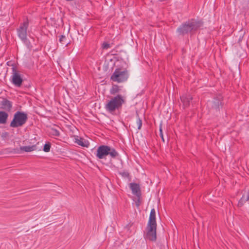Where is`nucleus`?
Listing matches in <instances>:
<instances>
[{
	"mask_svg": "<svg viewBox=\"0 0 249 249\" xmlns=\"http://www.w3.org/2000/svg\"><path fill=\"white\" fill-rule=\"evenodd\" d=\"M119 174L124 178H128L129 177V173L127 171L120 172Z\"/></svg>",
	"mask_w": 249,
	"mask_h": 249,
	"instance_id": "393cba45",
	"label": "nucleus"
},
{
	"mask_svg": "<svg viewBox=\"0 0 249 249\" xmlns=\"http://www.w3.org/2000/svg\"><path fill=\"white\" fill-rule=\"evenodd\" d=\"M29 23V20L27 18H26L17 29V34L20 39L27 37V29Z\"/></svg>",
	"mask_w": 249,
	"mask_h": 249,
	"instance_id": "0eeeda50",
	"label": "nucleus"
},
{
	"mask_svg": "<svg viewBox=\"0 0 249 249\" xmlns=\"http://www.w3.org/2000/svg\"><path fill=\"white\" fill-rule=\"evenodd\" d=\"M21 40L24 43V44L27 46L28 49H31L32 46L30 41H29V39H28L27 37L22 38Z\"/></svg>",
	"mask_w": 249,
	"mask_h": 249,
	"instance_id": "6ab92c4d",
	"label": "nucleus"
},
{
	"mask_svg": "<svg viewBox=\"0 0 249 249\" xmlns=\"http://www.w3.org/2000/svg\"><path fill=\"white\" fill-rule=\"evenodd\" d=\"M50 133L51 134V135L54 136L59 137L60 136L59 131L58 130H57L56 129L54 128H52L51 129Z\"/></svg>",
	"mask_w": 249,
	"mask_h": 249,
	"instance_id": "412c9836",
	"label": "nucleus"
},
{
	"mask_svg": "<svg viewBox=\"0 0 249 249\" xmlns=\"http://www.w3.org/2000/svg\"><path fill=\"white\" fill-rule=\"evenodd\" d=\"M125 103V97L121 94H117L116 96L110 98L106 104L105 108L108 112L113 114L116 110L121 109L123 105Z\"/></svg>",
	"mask_w": 249,
	"mask_h": 249,
	"instance_id": "f03ea898",
	"label": "nucleus"
},
{
	"mask_svg": "<svg viewBox=\"0 0 249 249\" xmlns=\"http://www.w3.org/2000/svg\"><path fill=\"white\" fill-rule=\"evenodd\" d=\"M8 114L5 111H0V124H5L7 122Z\"/></svg>",
	"mask_w": 249,
	"mask_h": 249,
	"instance_id": "dca6fc26",
	"label": "nucleus"
},
{
	"mask_svg": "<svg viewBox=\"0 0 249 249\" xmlns=\"http://www.w3.org/2000/svg\"><path fill=\"white\" fill-rule=\"evenodd\" d=\"M59 41L63 45H67L68 44L67 41V38L64 35H61L60 36Z\"/></svg>",
	"mask_w": 249,
	"mask_h": 249,
	"instance_id": "aec40b11",
	"label": "nucleus"
},
{
	"mask_svg": "<svg viewBox=\"0 0 249 249\" xmlns=\"http://www.w3.org/2000/svg\"><path fill=\"white\" fill-rule=\"evenodd\" d=\"M75 142L78 145L83 147H88L89 145V143L88 141H86L84 139L80 138L79 139H76Z\"/></svg>",
	"mask_w": 249,
	"mask_h": 249,
	"instance_id": "a211bd4d",
	"label": "nucleus"
},
{
	"mask_svg": "<svg viewBox=\"0 0 249 249\" xmlns=\"http://www.w3.org/2000/svg\"><path fill=\"white\" fill-rule=\"evenodd\" d=\"M249 199V189L247 191H245V193L243 195L242 197L239 200L238 203V207H242L245 203Z\"/></svg>",
	"mask_w": 249,
	"mask_h": 249,
	"instance_id": "2eb2a0df",
	"label": "nucleus"
},
{
	"mask_svg": "<svg viewBox=\"0 0 249 249\" xmlns=\"http://www.w3.org/2000/svg\"><path fill=\"white\" fill-rule=\"evenodd\" d=\"M156 228L157 227L147 225L145 238L151 241H155L157 239Z\"/></svg>",
	"mask_w": 249,
	"mask_h": 249,
	"instance_id": "6e6552de",
	"label": "nucleus"
},
{
	"mask_svg": "<svg viewBox=\"0 0 249 249\" xmlns=\"http://www.w3.org/2000/svg\"><path fill=\"white\" fill-rule=\"evenodd\" d=\"M13 103L11 101L4 98L0 103V108L6 111L10 112L12 108Z\"/></svg>",
	"mask_w": 249,
	"mask_h": 249,
	"instance_id": "9b49d317",
	"label": "nucleus"
},
{
	"mask_svg": "<svg viewBox=\"0 0 249 249\" xmlns=\"http://www.w3.org/2000/svg\"><path fill=\"white\" fill-rule=\"evenodd\" d=\"M27 120L28 115L27 113L18 111L15 113L10 126L14 128L21 126L26 123Z\"/></svg>",
	"mask_w": 249,
	"mask_h": 249,
	"instance_id": "39448f33",
	"label": "nucleus"
},
{
	"mask_svg": "<svg viewBox=\"0 0 249 249\" xmlns=\"http://www.w3.org/2000/svg\"><path fill=\"white\" fill-rule=\"evenodd\" d=\"M147 225L157 227V223L156 220V212L154 209H152L151 210Z\"/></svg>",
	"mask_w": 249,
	"mask_h": 249,
	"instance_id": "4468645a",
	"label": "nucleus"
},
{
	"mask_svg": "<svg viewBox=\"0 0 249 249\" xmlns=\"http://www.w3.org/2000/svg\"><path fill=\"white\" fill-rule=\"evenodd\" d=\"M203 25L201 21L192 18L182 23L177 29L178 36H184L186 35H192Z\"/></svg>",
	"mask_w": 249,
	"mask_h": 249,
	"instance_id": "f257e3e1",
	"label": "nucleus"
},
{
	"mask_svg": "<svg viewBox=\"0 0 249 249\" xmlns=\"http://www.w3.org/2000/svg\"><path fill=\"white\" fill-rule=\"evenodd\" d=\"M160 134L161 138L162 139V140L163 142H164V139L163 138V135L162 133V124H161L160 125Z\"/></svg>",
	"mask_w": 249,
	"mask_h": 249,
	"instance_id": "a878e982",
	"label": "nucleus"
},
{
	"mask_svg": "<svg viewBox=\"0 0 249 249\" xmlns=\"http://www.w3.org/2000/svg\"><path fill=\"white\" fill-rule=\"evenodd\" d=\"M121 87L117 85H112L111 88L110 89V93L111 95H115L119 93L121 90Z\"/></svg>",
	"mask_w": 249,
	"mask_h": 249,
	"instance_id": "f3484780",
	"label": "nucleus"
},
{
	"mask_svg": "<svg viewBox=\"0 0 249 249\" xmlns=\"http://www.w3.org/2000/svg\"><path fill=\"white\" fill-rule=\"evenodd\" d=\"M137 123L138 125V129L139 130L141 129L142 126V120L139 116V115L137 114Z\"/></svg>",
	"mask_w": 249,
	"mask_h": 249,
	"instance_id": "5701e85b",
	"label": "nucleus"
},
{
	"mask_svg": "<svg viewBox=\"0 0 249 249\" xmlns=\"http://www.w3.org/2000/svg\"><path fill=\"white\" fill-rule=\"evenodd\" d=\"M129 187L132 190V194L135 195L138 198L136 205L137 206H139L140 205V199L142 195L140 185L136 183H130L129 184Z\"/></svg>",
	"mask_w": 249,
	"mask_h": 249,
	"instance_id": "9d476101",
	"label": "nucleus"
},
{
	"mask_svg": "<svg viewBox=\"0 0 249 249\" xmlns=\"http://www.w3.org/2000/svg\"><path fill=\"white\" fill-rule=\"evenodd\" d=\"M36 149V146L35 145H33L31 146H21L19 149L14 148L11 151V152L14 153H20L21 151L28 152L34 151Z\"/></svg>",
	"mask_w": 249,
	"mask_h": 249,
	"instance_id": "f8f14e48",
	"label": "nucleus"
},
{
	"mask_svg": "<svg viewBox=\"0 0 249 249\" xmlns=\"http://www.w3.org/2000/svg\"><path fill=\"white\" fill-rule=\"evenodd\" d=\"M223 106V97L220 95L214 97L212 100H209L207 103L209 112L215 115L220 113V108H222Z\"/></svg>",
	"mask_w": 249,
	"mask_h": 249,
	"instance_id": "7ed1b4c3",
	"label": "nucleus"
},
{
	"mask_svg": "<svg viewBox=\"0 0 249 249\" xmlns=\"http://www.w3.org/2000/svg\"><path fill=\"white\" fill-rule=\"evenodd\" d=\"M102 47L103 49L107 50L111 47V45L107 42H104L103 43Z\"/></svg>",
	"mask_w": 249,
	"mask_h": 249,
	"instance_id": "b1692460",
	"label": "nucleus"
},
{
	"mask_svg": "<svg viewBox=\"0 0 249 249\" xmlns=\"http://www.w3.org/2000/svg\"><path fill=\"white\" fill-rule=\"evenodd\" d=\"M108 155L113 159L119 156V154L116 150L109 146L102 145L98 147L96 153L98 158L102 159Z\"/></svg>",
	"mask_w": 249,
	"mask_h": 249,
	"instance_id": "20e7f679",
	"label": "nucleus"
},
{
	"mask_svg": "<svg viewBox=\"0 0 249 249\" xmlns=\"http://www.w3.org/2000/svg\"><path fill=\"white\" fill-rule=\"evenodd\" d=\"M51 144L50 142H46L43 146V151L46 152H48L50 150Z\"/></svg>",
	"mask_w": 249,
	"mask_h": 249,
	"instance_id": "4be33fe9",
	"label": "nucleus"
},
{
	"mask_svg": "<svg viewBox=\"0 0 249 249\" xmlns=\"http://www.w3.org/2000/svg\"><path fill=\"white\" fill-rule=\"evenodd\" d=\"M128 77V72L126 69L117 68L111 75L110 80L118 83H123L126 81Z\"/></svg>",
	"mask_w": 249,
	"mask_h": 249,
	"instance_id": "423d86ee",
	"label": "nucleus"
},
{
	"mask_svg": "<svg viewBox=\"0 0 249 249\" xmlns=\"http://www.w3.org/2000/svg\"><path fill=\"white\" fill-rule=\"evenodd\" d=\"M11 82L15 87L18 88L21 87L23 82V80L19 72L15 70L14 69L11 76Z\"/></svg>",
	"mask_w": 249,
	"mask_h": 249,
	"instance_id": "1a4fd4ad",
	"label": "nucleus"
},
{
	"mask_svg": "<svg viewBox=\"0 0 249 249\" xmlns=\"http://www.w3.org/2000/svg\"><path fill=\"white\" fill-rule=\"evenodd\" d=\"M192 99V96L188 94H185L180 96V100L183 104L184 108L188 107L190 106V102Z\"/></svg>",
	"mask_w": 249,
	"mask_h": 249,
	"instance_id": "ddd939ff",
	"label": "nucleus"
}]
</instances>
